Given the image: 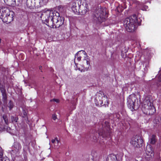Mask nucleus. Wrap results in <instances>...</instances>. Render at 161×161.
<instances>
[{
    "instance_id": "dca6fc26",
    "label": "nucleus",
    "mask_w": 161,
    "mask_h": 161,
    "mask_svg": "<svg viewBox=\"0 0 161 161\" xmlns=\"http://www.w3.org/2000/svg\"><path fill=\"white\" fill-rule=\"evenodd\" d=\"M106 161H117L116 157L114 154H110L107 157Z\"/></svg>"
},
{
    "instance_id": "2eb2a0df",
    "label": "nucleus",
    "mask_w": 161,
    "mask_h": 161,
    "mask_svg": "<svg viewBox=\"0 0 161 161\" xmlns=\"http://www.w3.org/2000/svg\"><path fill=\"white\" fill-rule=\"evenodd\" d=\"M84 51L83 50L80 51L78 52L75 56V61L77 60L78 61L81 60V57L84 56V54H82V52Z\"/></svg>"
},
{
    "instance_id": "b1692460",
    "label": "nucleus",
    "mask_w": 161,
    "mask_h": 161,
    "mask_svg": "<svg viewBox=\"0 0 161 161\" xmlns=\"http://www.w3.org/2000/svg\"><path fill=\"white\" fill-rule=\"evenodd\" d=\"M1 93L3 96V99H4V100H6L7 98L6 91L5 92H2Z\"/></svg>"
},
{
    "instance_id": "c85d7f7f",
    "label": "nucleus",
    "mask_w": 161,
    "mask_h": 161,
    "mask_svg": "<svg viewBox=\"0 0 161 161\" xmlns=\"http://www.w3.org/2000/svg\"><path fill=\"white\" fill-rule=\"evenodd\" d=\"M50 101L51 102H55L57 103H58L59 102V100L58 99H55V98L51 100Z\"/></svg>"
},
{
    "instance_id": "0eeeda50",
    "label": "nucleus",
    "mask_w": 161,
    "mask_h": 161,
    "mask_svg": "<svg viewBox=\"0 0 161 161\" xmlns=\"http://www.w3.org/2000/svg\"><path fill=\"white\" fill-rule=\"evenodd\" d=\"M64 23L63 19L60 17L59 14L58 13V15L56 19H54L53 24H51L50 27L53 28H58L62 25Z\"/></svg>"
},
{
    "instance_id": "f03ea898",
    "label": "nucleus",
    "mask_w": 161,
    "mask_h": 161,
    "mask_svg": "<svg viewBox=\"0 0 161 161\" xmlns=\"http://www.w3.org/2000/svg\"><path fill=\"white\" fill-rule=\"evenodd\" d=\"M139 20L136 15L134 14L128 18L125 19L124 21V26L126 30L129 32L134 31L136 27L137 24L140 25Z\"/></svg>"
},
{
    "instance_id": "a211bd4d",
    "label": "nucleus",
    "mask_w": 161,
    "mask_h": 161,
    "mask_svg": "<svg viewBox=\"0 0 161 161\" xmlns=\"http://www.w3.org/2000/svg\"><path fill=\"white\" fill-rule=\"evenodd\" d=\"M154 122L156 124H159L161 123V116H158L156 118L154 119Z\"/></svg>"
},
{
    "instance_id": "4468645a",
    "label": "nucleus",
    "mask_w": 161,
    "mask_h": 161,
    "mask_svg": "<svg viewBox=\"0 0 161 161\" xmlns=\"http://www.w3.org/2000/svg\"><path fill=\"white\" fill-rule=\"evenodd\" d=\"M88 10L87 5L85 4V6L83 4L80 5L79 7V10H78V13H80L81 14H85Z\"/></svg>"
},
{
    "instance_id": "a878e982",
    "label": "nucleus",
    "mask_w": 161,
    "mask_h": 161,
    "mask_svg": "<svg viewBox=\"0 0 161 161\" xmlns=\"http://www.w3.org/2000/svg\"><path fill=\"white\" fill-rule=\"evenodd\" d=\"M0 90L1 92L6 91L5 86L3 84H1V83H0Z\"/></svg>"
},
{
    "instance_id": "aec40b11",
    "label": "nucleus",
    "mask_w": 161,
    "mask_h": 161,
    "mask_svg": "<svg viewBox=\"0 0 161 161\" xmlns=\"http://www.w3.org/2000/svg\"><path fill=\"white\" fill-rule=\"evenodd\" d=\"M95 100V102L96 105H97H97H99V104H101L103 103V101L102 99L99 97L97 98V97H96Z\"/></svg>"
},
{
    "instance_id": "cd10ccee",
    "label": "nucleus",
    "mask_w": 161,
    "mask_h": 161,
    "mask_svg": "<svg viewBox=\"0 0 161 161\" xmlns=\"http://www.w3.org/2000/svg\"><path fill=\"white\" fill-rule=\"evenodd\" d=\"M3 119L4 120V121L6 124L8 125V121L7 119L6 118V117L5 116H3Z\"/></svg>"
},
{
    "instance_id": "f257e3e1",
    "label": "nucleus",
    "mask_w": 161,
    "mask_h": 161,
    "mask_svg": "<svg viewBox=\"0 0 161 161\" xmlns=\"http://www.w3.org/2000/svg\"><path fill=\"white\" fill-rule=\"evenodd\" d=\"M58 15V13L53 10L45 9L43 10L41 16V18L42 21L46 25L50 26L53 24L54 19Z\"/></svg>"
},
{
    "instance_id": "bb28decb",
    "label": "nucleus",
    "mask_w": 161,
    "mask_h": 161,
    "mask_svg": "<svg viewBox=\"0 0 161 161\" xmlns=\"http://www.w3.org/2000/svg\"><path fill=\"white\" fill-rule=\"evenodd\" d=\"M11 121L12 122H16L17 121L18 118L16 117H14L13 116L11 117Z\"/></svg>"
},
{
    "instance_id": "4be33fe9",
    "label": "nucleus",
    "mask_w": 161,
    "mask_h": 161,
    "mask_svg": "<svg viewBox=\"0 0 161 161\" xmlns=\"http://www.w3.org/2000/svg\"><path fill=\"white\" fill-rule=\"evenodd\" d=\"M102 127L103 128H105V129L109 128V123L108 122L105 121L104 124H103Z\"/></svg>"
},
{
    "instance_id": "7ed1b4c3",
    "label": "nucleus",
    "mask_w": 161,
    "mask_h": 161,
    "mask_svg": "<svg viewBox=\"0 0 161 161\" xmlns=\"http://www.w3.org/2000/svg\"><path fill=\"white\" fill-rule=\"evenodd\" d=\"M142 110L147 114H152L155 112L156 109L153 105V100L151 97L148 96L145 97Z\"/></svg>"
},
{
    "instance_id": "e433bc0d",
    "label": "nucleus",
    "mask_w": 161,
    "mask_h": 161,
    "mask_svg": "<svg viewBox=\"0 0 161 161\" xmlns=\"http://www.w3.org/2000/svg\"><path fill=\"white\" fill-rule=\"evenodd\" d=\"M1 39H0V43H1Z\"/></svg>"
},
{
    "instance_id": "20e7f679",
    "label": "nucleus",
    "mask_w": 161,
    "mask_h": 161,
    "mask_svg": "<svg viewBox=\"0 0 161 161\" xmlns=\"http://www.w3.org/2000/svg\"><path fill=\"white\" fill-rule=\"evenodd\" d=\"M107 13L105 8H99L96 11L94 19L101 22L103 21L107 17Z\"/></svg>"
},
{
    "instance_id": "423d86ee",
    "label": "nucleus",
    "mask_w": 161,
    "mask_h": 161,
    "mask_svg": "<svg viewBox=\"0 0 161 161\" xmlns=\"http://www.w3.org/2000/svg\"><path fill=\"white\" fill-rule=\"evenodd\" d=\"M135 95H131L127 98V105L128 107L133 111L135 109L134 103L136 100Z\"/></svg>"
},
{
    "instance_id": "5701e85b",
    "label": "nucleus",
    "mask_w": 161,
    "mask_h": 161,
    "mask_svg": "<svg viewBox=\"0 0 161 161\" xmlns=\"http://www.w3.org/2000/svg\"><path fill=\"white\" fill-rule=\"evenodd\" d=\"M8 107L9 108V109L11 110L14 107V104L11 101H10L7 105Z\"/></svg>"
},
{
    "instance_id": "f3484780",
    "label": "nucleus",
    "mask_w": 161,
    "mask_h": 161,
    "mask_svg": "<svg viewBox=\"0 0 161 161\" xmlns=\"http://www.w3.org/2000/svg\"><path fill=\"white\" fill-rule=\"evenodd\" d=\"M26 4L29 7H32L35 5V0H27Z\"/></svg>"
},
{
    "instance_id": "1a4fd4ad",
    "label": "nucleus",
    "mask_w": 161,
    "mask_h": 161,
    "mask_svg": "<svg viewBox=\"0 0 161 161\" xmlns=\"http://www.w3.org/2000/svg\"><path fill=\"white\" fill-rule=\"evenodd\" d=\"M21 148V146L19 143L17 142H14V145L12 147V150L11 152V155L14 156L18 154Z\"/></svg>"
},
{
    "instance_id": "6e6552de",
    "label": "nucleus",
    "mask_w": 161,
    "mask_h": 161,
    "mask_svg": "<svg viewBox=\"0 0 161 161\" xmlns=\"http://www.w3.org/2000/svg\"><path fill=\"white\" fill-rule=\"evenodd\" d=\"M146 158L147 160H149L152 158L154 155V153L152 146L150 145H147L146 146L145 151Z\"/></svg>"
},
{
    "instance_id": "9b49d317",
    "label": "nucleus",
    "mask_w": 161,
    "mask_h": 161,
    "mask_svg": "<svg viewBox=\"0 0 161 161\" xmlns=\"http://www.w3.org/2000/svg\"><path fill=\"white\" fill-rule=\"evenodd\" d=\"M82 54H84L83 60V65L84 67L88 68L90 66V58L85 51L82 52Z\"/></svg>"
},
{
    "instance_id": "c756f323",
    "label": "nucleus",
    "mask_w": 161,
    "mask_h": 161,
    "mask_svg": "<svg viewBox=\"0 0 161 161\" xmlns=\"http://www.w3.org/2000/svg\"><path fill=\"white\" fill-rule=\"evenodd\" d=\"M59 142L57 139V142H55L54 144H53L54 146L55 147H57V146L58 145Z\"/></svg>"
},
{
    "instance_id": "39448f33",
    "label": "nucleus",
    "mask_w": 161,
    "mask_h": 161,
    "mask_svg": "<svg viewBox=\"0 0 161 161\" xmlns=\"http://www.w3.org/2000/svg\"><path fill=\"white\" fill-rule=\"evenodd\" d=\"M130 143L135 147L139 148L142 146L143 140L141 136L136 135L131 139Z\"/></svg>"
},
{
    "instance_id": "72a5a7b5",
    "label": "nucleus",
    "mask_w": 161,
    "mask_h": 161,
    "mask_svg": "<svg viewBox=\"0 0 161 161\" xmlns=\"http://www.w3.org/2000/svg\"><path fill=\"white\" fill-rule=\"evenodd\" d=\"M52 118L54 120H55L57 119L56 115L55 114H53Z\"/></svg>"
},
{
    "instance_id": "7c9ffc66",
    "label": "nucleus",
    "mask_w": 161,
    "mask_h": 161,
    "mask_svg": "<svg viewBox=\"0 0 161 161\" xmlns=\"http://www.w3.org/2000/svg\"><path fill=\"white\" fill-rule=\"evenodd\" d=\"M27 116V113L25 110H23V115L22 117H25Z\"/></svg>"
},
{
    "instance_id": "412c9836",
    "label": "nucleus",
    "mask_w": 161,
    "mask_h": 161,
    "mask_svg": "<svg viewBox=\"0 0 161 161\" xmlns=\"http://www.w3.org/2000/svg\"><path fill=\"white\" fill-rule=\"evenodd\" d=\"M156 142V136L155 135H153L150 140V143L152 144H154Z\"/></svg>"
},
{
    "instance_id": "f704fd0d",
    "label": "nucleus",
    "mask_w": 161,
    "mask_h": 161,
    "mask_svg": "<svg viewBox=\"0 0 161 161\" xmlns=\"http://www.w3.org/2000/svg\"><path fill=\"white\" fill-rule=\"evenodd\" d=\"M5 129V127L4 126L0 125V130H2Z\"/></svg>"
},
{
    "instance_id": "473e14b6",
    "label": "nucleus",
    "mask_w": 161,
    "mask_h": 161,
    "mask_svg": "<svg viewBox=\"0 0 161 161\" xmlns=\"http://www.w3.org/2000/svg\"><path fill=\"white\" fill-rule=\"evenodd\" d=\"M148 7L147 6H144L142 8V10H147V9H148Z\"/></svg>"
},
{
    "instance_id": "2f4dec72",
    "label": "nucleus",
    "mask_w": 161,
    "mask_h": 161,
    "mask_svg": "<svg viewBox=\"0 0 161 161\" xmlns=\"http://www.w3.org/2000/svg\"><path fill=\"white\" fill-rule=\"evenodd\" d=\"M55 142H57V138H56L54 139H52V142L53 144H54Z\"/></svg>"
},
{
    "instance_id": "9d476101",
    "label": "nucleus",
    "mask_w": 161,
    "mask_h": 161,
    "mask_svg": "<svg viewBox=\"0 0 161 161\" xmlns=\"http://www.w3.org/2000/svg\"><path fill=\"white\" fill-rule=\"evenodd\" d=\"M14 14V13L12 11H10L6 16H5V17H2V20L4 22L7 23H10L13 20V17Z\"/></svg>"
},
{
    "instance_id": "6ab92c4d",
    "label": "nucleus",
    "mask_w": 161,
    "mask_h": 161,
    "mask_svg": "<svg viewBox=\"0 0 161 161\" xmlns=\"http://www.w3.org/2000/svg\"><path fill=\"white\" fill-rule=\"evenodd\" d=\"M3 154L2 152L0 153V161H8V159L7 157H3Z\"/></svg>"
},
{
    "instance_id": "f8f14e48",
    "label": "nucleus",
    "mask_w": 161,
    "mask_h": 161,
    "mask_svg": "<svg viewBox=\"0 0 161 161\" xmlns=\"http://www.w3.org/2000/svg\"><path fill=\"white\" fill-rule=\"evenodd\" d=\"M80 1H77L75 2L72 3L71 5V9L73 11L75 14H77L78 13V10H79V7L80 5L79 4Z\"/></svg>"
},
{
    "instance_id": "ddd939ff",
    "label": "nucleus",
    "mask_w": 161,
    "mask_h": 161,
    "mask_svg": "<svg viewBox=\"0 0 161 161\" xmlns=\"http://www.w3.org/2000/svg\"><path fill=\"white\" fill-rule=\"evenodd\" d=\"M10 11L6 7L0 9V18L2 19V17H5Z\"/></svg>"
},
{
    "instance_id": "c9c22d12",
    "label": "nucleus",
    "mask_w": 161,
    "mask_h": 161,
    "mask_svg": "<svg viewBox=\"0 0 161 161\" xmlns=\"http://www.w3.org/2000/svg\"><path fill=\"white\" fill-rule=\"evenodd\" d=\"M41 68H42L41 66L40 67H39L40 69H41Z\"/></svg>"
},
{
    "instance_id": "393cba45",
    "label": "nucleus",
    "mask_w": 161,
    "mask_h": 161,
    "mask_svg": "<svg viewBox=\"0 0 161 161\" xmlns=\"http://www.w3.org/2000/svg\"><path fill=\"white\" fill-rule=\"evenodd\" d=\"M48 0H39V3L41 5H45L47 2Z\"/></svg>"
}]
</instances>
